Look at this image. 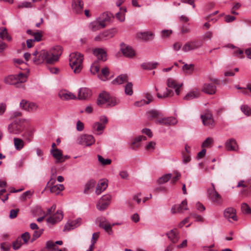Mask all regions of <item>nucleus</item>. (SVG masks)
<instances>
[{"mask_svg": "<svg viewBox=\"0 0 251 251\" xmlns=\"http://www.w3.org/2000/svg\"><path fill=\"white\" fill-rule=\"evenodd\" d=\"M218 80H214L211 83H204L201 89L202 92L209 95L215 94L216 91L215 84H218Z\"/></svg>", "mask_w": 251, "mask_h": 251, "instance_id": "7", "label": "nucleus"}, {"mask_svg": "<svg viewBox=\"0 0 251 251\" xmlns=\"http://www.w3.org/2000/svg\"><path fill=\"white\" fill-rule=\"evenodd\" d=\"M33 36V39H32L33 42H39L41 41L43 36L42 32L41 31L35 32Z\"/></svg>", "mask_w": 251, "mask_h": 251, "instance_id": "54", "label": "nucleus"}, {"mask_svg": "<svg viewBox=\"0 0 251 251\" xmlns=\"http://www.w3.org/2000/svg\"><path fill=\"white\" fill-rule=\"evenodd\" d=\"M22 239L20 238H18L15 241L12 243V247L14 250H18L22 245Z\"/></svg>", "mask_w": 251, "mask_h": 251, "instance_id": "50", "label": "nucleus"}, {"mask_svg": "<svg viewBox=\"0 0 251 251\" xmlns=\"http://www.w3.org/2000/svg\"><path fill=\"white\" fill-rule=\"evenodd\" d=\"M93 54L97 57V61L98 63L99 61L104 62L107 60V54L106 51L102 49L97 48L93 50Z\"/></svg>", "mask_w": 251, "mask_h": 251, "instance_id": "11", "label": "nucleus"}, {"mask_svg": "<svg viewBox=\"0 0 251 251\" xmlns=\"http://www.w3.org/2000/svg\"><path fill=\"white\" fill-rule=\"evenodd\" d=\"M167 93L164 94L163 95H161L159 93H157V97L159 99L165 98L173 95V91L172 90L168 89L166 88Z\"/></svg>", "mask_w": 251, "mask_h": 251, "instance_id": "52", "label": "nucleus"}, {"mask_svg": "<svg viewBox=\"0 0 251 251\" xmlns=\"http://www.w3.org/2000/svg\"><path fill=\"white\" fill-rule=\"evenodd\" d=\"M100 232H95L92 235V237L91 239V244L90 246L94 248L95 244L96 243L99 237Z\"/></svg>", "mask_w": 251, "mask_h": 251, "instance_id": "56", "label": "nucleus"}, {"mask_svg": "<svg viewBox=\"0 0 251 251\" xmlns=\"http://www.w3.org/2000/svg\"><path fill=\"white\" fill-rule=\"evenodd\" d=\"M50 54V58H48L49 63L53 64L58 61L59 56L62 53V48L60 46H56L50 50L49 52Z\"/></svg>", "mask_w": 251, "mask_h": 251, "instance_id": "5", "label": "nucleus"}, {"mask_svg": "<svg viewBox=\"0 0 251 251\" xmlns=\"http://www.w3.org/2000/svg\"><path fill=\"white\" fill-rule=\"evenodd\" d=\"M212 187L207 190L208 198L214 202H217L219 199V194L216 191L213 183L211 184Z\"/></svg>", "mask_w": 251, "mask_h": 251, "instance_id": "14", "label": "nucleus"}, {"mask_svg": "<svg viewBox=\"0 0 251 251\" xmlns=\"http://www.w3.org/2000/svg\"><path fill=\"white\" fill-rule=\"evenodd\" d=\"M167 85L169 88L175 89V92L177 95L180 94V88L182 87V84L177 83L176 81L172 78H168L166 81Z\"/></svg>", "mask_w": 251, "mask_h": 251, "instance_id": "13", "label": "nucleus"}, {"mask_svg": "<svg viewBox=\"0 0 251 251\" xmlns=\"http://www.w3.org/2000/svg\"><path fill=\"white\" fill-rule=\"evenodd\" d=\"M99 226L107 232L108 234L111 235L113 233L112 226L106 220H101L100 222Z\"/></svg>", "mask_w": 251, "mask_h": 251, "instance_id": "25", "label": "nucleus"}, {"mask_svg": "<svg viewBox=\"0 0 251 251\" xmlns=\"http://www.w3.org/2000/svg\"><path fill=\"white\" fill-rule=\"evenodd\" d=\"M91 96V91L87 88H81L78 93L79 100H85Z\"/></svg>", "mask_w": 251, "mask_h": 251, "instance_id": "22", "label": "nucleus"}, {"mask_svg": "<svg viewBox=\"0 0 251 251\" xmlns=\"http://www.w3.org/2000/svg\"><path fill=\"white\" fill-rule=\"evenodd\" d=\"M119 100L111 96L109 93L103 92L100 94L97 100V104L99 106L106 103L108 106H114L118 104Z\"/></svg>", "mask_w": 251, "mask_h": 251, "instance_id": "2", "label": "nucleus"}, {"mask_svg": "<svg viewBox=\"0 0 251 251\" xmlns=\"http://www.w3.org/2000/svg\"><path fill=\"white\" fill-rule=\"evenodd\" d=\"M224 216L225 218L228 220L229 222H231V220L237 221L238 220L236 214V210L233 207H228L226 208L224 212Z\"/></svg>", "mask_w": 251, "mask_h": 251, "instance_id": "9", "label": "nucleus"}, {"mask_svg": "<svg viewBox=\"0 0 251 251\" xmlns=\"http://www.w3.org/2000/svg\"><path fill=\"white\" fill-rule=\"evenodd\" d=\"M241 208L242 212L244 214H248L251 213V209L246 203H243L241 204Z\"/></svg>", "mask_w": 251, "mask_h": 251, "instance_id": "49", "label": "nucleus"}, {"mask_svg": "<svg viewBox=\"0 0 251 251\" xmlns=\"http://www.w3.org/2000/svg\"><path fill=\"white\" fill-rule=\"evenodd\" d=\"M186 210H187V201L186 200H184L181 202V204L174 205L172 208L171 211L173 214H175L176 213H182Z\"/></svg>", "mask_w": 251, "mask_h": 251, "instance_id": "18", "label": "nucleus"}, {"mask_svg": "<svg viewBox=\"0 0 251 251\" xmlns=\"http://www.w3.org/2000/svg\"><path fill=\"white\" fill-rule=\"evenodd\" d=\"M231 49V53L235 56H237L240 58L243 57V51L238 47H236L232 45L228 44L226 46Z\"/></svg>", "mask_w": 251, "mask_h": 251, "instance_id": "29", "label": "nucleus"}, {"mask_svg": "<svg viewBox=\"0 0 251 251\" xmlns=\"http://www.w3.org/2000/svg\"><path fill=\"white\" fill-rule=\"evenodd\" d=\"M106 26V25L103 22H100V21H96L91 23L89 25V28L93 31H96L103 28Z\"/></svg>", "mask_w": 251, "mask_h": 251, "instance_id": "24", "label": "nucleus"}, {"mask_svg": "<svg viewBox=\"0 0 251 251\" xmlns=\"http://www.w3.org/2000/svg\"><path fill=\"white\" fill-rule=\"evenodd\" d=\"M235 20V17L230 15H226L224 16V20L226 23L233 22Z\"/></svg>", "mask_w": 251, "mask_h": 251, "instance_id": "63", "label": "nucleus"}, {"mask_svg": "<svg viewBox=\"0 0 251 251\" xmlns=\"http://www.w3.org/2000/svg\"><path fill=\"white\" fill-rule=\"evenodd\" d=\"M241 110L246 115L251 116V109L248 105H242Z\"/></svg>", "mask_w": 251, "mask_h": 251, "instance_id": "55", "label": "nucleus"}, {"mask_svg": "<svg viewBox=\"0 0 251 251\" xmlns=\"http://www.w3.org/2000/svg\"><path fill=\"white\" fill-rule=\"evenodd\" d=\"M155 123L165 126L175 125L177 123V120L173 117L163 118L156 120Z\"/></svg>", "mask_w": 251, "mask_h": 251, "instance_id": "12", "label": "nucleus"}, {"mask_svg": "<svg viewBox=\"0 0 251 251\" xmlns=\"http://www.w3.org/2000/svg\"><path fill=\"white\" fill-rule=\"evenodd\" d=\"M14 146L17 150H21L24 146V141L18 138H14Z\"/></svg>", "mask_w": 251, "mask_h": 251, "instance_id": "39", "label": "nucleus"}, {"mask_svg": "<svg viewBox=\"0 0 251 251\" xmlns=\"http://www.w3.org/2000/svg\"><path fill=\"white\" fill-rule=\"evenodd\" d=\"M125 93L129 96H131L133 94L132 84L131 82H128L125 86Z\"/></svg>", "mask_w": 251, "mask_h": 251, "instance_id": "48", "label": "nucleus"}, {"mask_svg": "<svg viewBox=\"0 0 251 251\" xmlns=\"http://www.w3.org/2000/svg\"><path fill=\"white\" fill-rule=\"evenodd\" d=\"M32 194H33V193L31 191H27L24 192L20 198L22 201H25L27 198H30L31 197V196L32 195Z\"/></svg>", "mask_w": 251, "mask_h": 251, "instance_id": "58", "label": "nucleus"}, {"mask_svg": "<svg viewBox=\"0 0 251 251\" xmlns=\"http://www.w3.org/2000/svg\"><path fill=\"white\" fill-rule=\"evenodd\" d=\"M172 174H167L159 177L157 182L159 184H162L168 181L172 177Z\"/></svg>", "mask_w": 251, "mask_h": 251, "instance_id": "43", "label": "nucleus"}, {"mask_svg": "<svg viewBox=\"0 0 251 251\" xmlns=\"http://www.w3.org/2000/svg\"><path fill=\"white\" fill-rule=\"evenodd\" d=\"M200 93L198 91H192L188 93L184 97L185 100H191L199 97Z\"/></svg>", "mask_w": 251, "mask_h": 251, "instance_id": "41", "label": "nucleus"}, {"mask_svg": "<svg viewBox=\"0 0 251 251\" xmlns=\"http://www.w3.org/2000/svg\"><path fill=\"white\" fill-rule=\"evenodd\" d=\"M146 139V137L144 136H139L137 137L134 139L132 142L131 145V149L132 150H136L140 146V142L142 140Z\"/></svg>", "mask_w": 251, "mask_h": 251, "instance_id": "32", "label": "nucleus"}, {"mask_svg": "<svg viewBox=\"0 0 251 251\" xmlns=\"http://www.w3.org/2000/svg\"><path fill=\"white\" fill-rule=\"evenodd\" d=\"M11 248V246L7 243H3L0 245V249L2 251H9Z\"/></svg>", "mask_w": 251, "mask_h": 251, "instance_id": "62", "label": "nucleus"}, {"mask_svg": "<svg viewBox=\"0 0 251 251\" xmlns=\"http://www.w3.org/2000/svg\"><path fill=\"white\" fill-rule=\"evenodd\" d=\"M203 45L202 41L194 40L187 42L182 47V50L184 52H188L192 50H197L201 48Z\"/></svg>", "mask_w": 251, "mask_h": 251, "instance_id": "6", "label": "nucleus"}, {"mask_svg": "<svg viewBox=\"0 0 251 251\" xmlns=\"http://www.w3.org/2000/svg\"><path fill=\"white\" fill-rule=\"evenodd\" d=\"M116 32V29L111 28L101 32V36L104 40H106L113 37Z\"/></svg>", "mask_w": 251, "mask_h": 251, "instance_id": "28", "label": "nucleus"}, {"mask_svg": "<svg viewBox=\"0 0 251 251\" xmlns=\"http://www.w3.org/2000/svg\"><path fill=\"white\" fill-rule=\"evenodd\" d=\"M96 185V181L93 179L90 180L85 185L84 190L85 193H87V191L94 187Z\"/></svg>", "mask_w": 251, "mask_h": 251, "instance_id": "45", "label": "nucleus"}, {"mask_svg": "<svg viewBox=\"0 0 251 251\" xmlns=\"http://www.w3.org/2000/svg\"><path fill=\"white\" fill-rule=\"evenodd\" d=\"M72 7L75 12L77 14L81 13L83 11V2L82 0H73Z\"/></svg>", "mask_w": 251, "mask_h": 251, "instance_id": "21", "label": "nucleus"}, {"mask_svg": "<svg viewBox=\"0 0 251 251\" xmlns=\"http://www.w3.org/2000/svg\"><path fill=\"white\" fill-rule=\"evenodd\" d=\"M18 82L23 83L26 81V75L23 73H20L16 75Z\"/></svg>", "mask_w": 251, "mask_h": 251, "instance_id": "57", "label": "nucleus"}, {"mask_svg": "<svg viewBox=\"0 0 251 251\" xmlns=\"http://www.w3.org/2000/svg\"><path fill=\"white\" fill-rule=\"evenodd\" d=\"M121 50L123 55L127 57L131 58L135 56L134 50L130 46L124 43L121 44Z\"/></svg>", "mask_w": 251, "mask_h": 251, "instance_id": "10", "label": "nucleus"}, {"mask_svg": "<svg viewBox=\"0 0 251 251\" xmlns=\"http://www.w3.org/2000/svg\"><path fill=\"white\" fill-rule=\"evenodd\" d=\"M112 18H114L113 15L111 13H108L107 12L103 13L100 18V22H103L105 23V22H109Z\"/></svg>", "mask_w": 251, "mask_h": 251, "instance_id": "40", "label": "nucleus"}, {"mask_svg": "<svg viewBox=\"0 0 251 251\" xmlns=\"http://www.w3.org/2000/svg\"><path fill=\"white\" fill-rule=\"evenodd\" d=\"M50 152L53 157L55 158L56 163H60L65 161V159L62 160L63 155L61 150L57 148L55 149H51Z\"/></svg>", "mask_w": 251, "mask_h": 251, "instance_id": "23", "label": "nucleus"}, {"mask_svg": "<svg viewBox=\"0 0 251 251\" xmlns=\"http://www.w3.org/2000/svg\"><path fill=\"white\" fill-rule=\"evenodd\" d=\"M149 118L150 120H152L159 116V112L155 110H152L148 112Z\"/></svg>", "mask_w": 251, "mask_h": 251, "instance_id": "59", "label": "nucleus"}, {"mask_svg": "<svg viewBox=\"0 0 251 251\" xmlns=\"http://www.w3.org/2000/svg\"><path fill=\"white\" fill-rule=\"evenodd\" d=\"M201 117L204 126H210L213 125L214 120L211 114L209 112H206L204 114L201 115Z\"/></svg>", "mask_w": 251, "mask_h": 251, "instance_id": "20", "label": "nucleus"}, {"mask_svg": "<svg viewBox=\"0 0 251 251\" xmlns=\"http://www.w3.org/2000/svg\"><path fill=\"white\" fill-rule=\"evenodd\" d=\"M92 127L94 133L97 135H100L102 134L105 127V126L100 124V122H95L93 124Z\"/></svg>", "mask_w": 251, "mask_h": 251, "instance_id": "27", "label": "nucleus"}, {"mask_svg": "<svg viewBox=\"0 0 251 251\" xmlns=\"http://www.w3.org/2000/svg\"><path fill=\"white\" fill-rule=\"evenodd\" d=\"M109 205V204L105 201L99 200L97 204V208L100 211H103L106 209Z\"/></svg>", "mask_w": 251, "mask_h": 251, "instance_id": "46", "label": "nucleus"}, {"mask_svg": "<svg viewBox=\"0 0 251 251\" xmlns=\"http://www.w3.org/2000/svg\"><path fill=\"white\" fill-rule=\"evenodd\" d=\"M32 62L35 65L41 64L44 62L47 64H50L48 62V58H50L49 52L46 50H41L39 51L36 50L32 53Z\"/></svg>", "mask_w": 251, "mask_h": 251, "instance_id": "3", "label": "nucleus"}, {"mask_svg": "<svg viewBox=\"0 0 251 251\" xmlns=\"http://www.w3.org/2000/svg\"><path fill=\"white\" fill-rule=\"evenodd\" d=\"M166 235L173 243H176L178 241V233L176 229L171 230L166 233Z\"/></svg>", "mask_w": 251, "mask_h": 251, "instance_id": "26", "label": "nucleus"}, {"mask_svg": "<svg viewBox=\"0 0 251 251\" xmlns=\"http://www.w3.org/2000/svg\"><path fill=\"white\" fill-rule=\"evenodd\" d=\"M77 141L79 144L86 146H90L95 142L93 136L88 134L81 135L78 138Z\"/></svg>", "mask_w": 251, "mask_h": 251, "instance_id": "8", "label": "nucleus"}, {"mask_svg": "<svg viewBox=\"0 0 251 251\" xmlns=\"http://www.w3.org/2000/svg\"><path fill=\"white\" fill-rule=\"evenodd\" d=\"M21 107L24 109L28 111H33L36 110L37 106L32 102H29L23 100L20 102Z\"/></svg>", "mask_w": 251, "mask_h": 251, "instance_id": "19", "label": "nucleus"}, {"mask_svg": "<svg viewBox=\"0 0 251 251\" xmlns=\"http://www.w3.org/2000/svg\"><path fill=\"white\" fill-rule=\"evenodd\" d=\"M145 97L147 99V100H141L140 101H136L135 102V105L137 106H141L145 104H149L153 100V97L150 93H146Z\"/></svg>", "mask_w": 251, "mask_h": 251, "instance_id": "31", "label": "nucleus"}, {"mask_svg": "<svg viewBox=\"0 0 251 251\" xmlns=\"http://www.w3.org/2000/svg\"><path fill=\"white\" fill-rule=\"evenodd\" d=\"M81 222V219L79 218L76 219L71 221L69 223H67L64 228V231H69L70 230L73 229L79 226L80 225Z\"/></svg>", "mask_w": 251, "mask_h": 251, "instance_id": "17", "label": "nucleus"}, {"mask_svg": "<svg viewBox=\"0 0 251 251\" xmlns=\"http://www.w3.org/2000/svg\"><path fill=\"white\" fill-rule=\"evenodd\" d=\"M225 146L228 151H237L239 150V146L236 140L233 138L227 140L225 143Z\"/></svg>", "mask_w": 251, "mask_h": 251, "instance_id": "16", "label": "nucleus"}, {"mask_svg": "<svg viewBox=\"0 0 251 251\" xmlns=\"http://www.w3.org/2000/svg\"><path fill=\"white\" fill-rule=\"evenodd\" d=\"M107 187V184L104 180H100L98 183L96 193L97 195H100L103 191H104Z\"/></svg>", "mask_w": 251, "mask_h": 251, "instance_id": "30", "label": "nucleus"}, {"mask_svg": "<svg viewBox=\"0 0 251 251\" xmlns=\"http://www.w3.org/2000/svg\"><path fill=\"white\" fill-rule=\"evenodd\" d=\"M138 37L145 41L151 40L153 38V34L150 31L140 32L138 33Z\"/></svg>", "mask_w": 251, "mask_h": 251, "instance_id": "33", "label": "nucleus"}, {"mask_svg": "<svg viewBox=\"0 0 251 251\" xmlns=\"http://www.w3.org/2000/svg\"><path fill=\"white\" fill-rule=\"evenodd\" d=\"M109 71L107 67L103 68L101 70V74H99L98 77L102 81H105L107 79V76L109 75Z\"/></svg>", "mask_w": 251, "mask_h": 251, "instance_id": "37", "label": "nucleus"}, {"mask_svg": "<svg viewBox=\"0 0 251 251\" xmlns=\"http://www.w3.org/2000/svg\"><path fill=\"white\" fill-rule=\"evenodd\" d=\"M128 77L126 75H121L117 77L112 81L113 84H121L124 82H127Z\"/></svg>", "mask_w": 251, "mask_h": 251, "instance_id": "34", "label": "nucleus"}, {"mask_svg": "<svg viewBox=\"0 0 251 251\" xmlns=\"http://www.w3.org/2000/svg\"><path fill=\"white\" fill-rule=\"evenodd\" d=\"M0 38L2 39H6L8 41L11 40V37L8 35L6 28H0Z\"/></svg>", "mask_w": 251, "mask_h": 251, "instance_id": "38", "label": "nucleus"}, {"mask_svg": "<svg viewBox=\"0 0 251 251\" xmlns=\"http://www.w3.org/2000/svg\"><path fill=\"white\" fill-rule=\"evenodd\" d=\"M30 237V235L29 232H25L23 233L21 236V239L23 240L25 244H27Z\"/></svg>", "mask_w": 251, "mask_h": 251, "instance_id": "60", "label": "nucleus"}, {"mask_svg": "<svg viewBox=\"0 0 251 251\" xmlns=\"http://www.w3.org/2000/svg\"><path fill=\"white\" fill-rule=\"evenodd\" d=\"M24 128V120L16 119L8 125V130L11 134H18L21 133Z\"/></svg>", "mask_w": 251, "mask_h": 251, "instance_id": "4", "label": "nucleus"}, {"mask_svg": "<svg viewBox=\"0 0 251 251\" xmlns=\"http://www.w3.org/2000/svg\"><path fill=\"white\" fill-rule=\"evenodd\" d=\"M83 60V55L77 52H73L70 54L69 64L71 68L75 74L80 72L82 68Z\"/></svg>", "mask_w": 251, "mask_h": 251, "instance_id": "1", "label": "nucleus"}, {"mask_svg": "<svg viewBox=\"0 0 251 251\" xmlns=\"http://www.w3.org/2000/svg\"><path fill=\"white\" fill-rule=\"evenodd\" d=\"M5 83L10 85H14L18 83L16 75H10L4 79Z\"/></svg>", "mask_w": 251, "mask_h": 251, "instance_id": "36", "label": "nucleus"}, {"mask_svg": "<svg viewBox=\"0 0 251 251\" xmlns=\"http://www.w3.org/2000/svg\"><path fill=\"white\" fill-rule=\"evenodd\" d=\"M41 251H56V246L52 241H48L46 242V247Z\"/></svg>", "mask_w": 251, "mask_h": 251, "instance_id": "35", "label": "nucleus"}, {"mask_svg": "<svg viewBox=\"0 0 251 251\" xmlns=\"http://www.w3.org/2000/svg\"><path fill=\"white\" fill-rule=\"evenodd\" d=\"M213 139L211 137L207 138L202 143L201 148L204 149L205 148H210L213 143Z\"/></svg>", "mask_w": 251, "mask_h": 251, "instance_id": "47", "label": "nucleus"}, {"mask_svg": "<svg viewBox=\"0 0 251 251\" xmlns=\"http://www.w3.org/2000/svg\"><path fill=\"white\" fill-rule=\"evenodd\" d=\"M158 65L157 62H147L142 64L141 67L144 70H151L156 67Z\"/></svg>", "mask_w": 251, "mask_h": 251, "instance_id": "42", "label": "nucleus"}, {"mask_svg": "<svg viewBox=\"0 0 251 251\" xmlns=\"http://www.w3.org/2000/svg\"><path fill=\"white\" fill-rule=\"evenodd\" d=\"M90 71L92 74H96L99 72L100 71V67L98 64L97 61H95L94 63L92 65Z\"/></svg>", "mask_w": 251, "mask_h": 251, "instance_id": "51", "label": "nucleus"}, {"mask_svg": "<svg viewBox=\"0 0 251 251\" xmlns=\"http://www.w3.org/2000/svg\"><path fill=\"white\" fill-rule=\"evenodd\" d=\"M19 211V210L18 209L11 210L10 211L9 218L10 219L15 218L17 216Z\"/></svg>", "mask_w": 251, "mask_h": 251, "instance_id": "64", "label": "nucleus"}, {"mask_svg": "<svg viewBox=\"0 0 251 251\" xmlns=\"http://www.w3.org/2000/svg\"><path fill=\"white\" fill-rule=\"evenodd\" d=\"M98 160L102 165H109L111 163V160L110 159H104L101 155H98Z\"/></svg>", "mask_w": 251, "mask_h": 251, "instance_id": "53", "label": "nucleus"}, {"mask_svg": "<svg viewBox=\"0 0 251 251\" xmlns=\"http://www.w3.org/2000/svg\"><path fill=\"white\" fill-rule=\"evenodd\" d=\"M63 212L61 210H57L55 214L48 218L47 221L49 223L54 224L60 221L63 219Z\"/></svg>", "mask_w": 251, "mask_h": 251, "instance_id": "15", "label": "nucleus"}, {"mask_svg": "<svg viewBox=\"0 0 251 251\" xmlns=\"http://www.w3.org/2000/svg\"><path fill=\"white\" fill-rule=\"evenodd\" d=\"M60 97L63 100H72L75 98V96L72 93L62 92L59 94Z\"/></svg>", "mask_w": 251, "mask_h": 251, "instance_id": "44", "label": "nucleus"}, {"mask_svg": "<svg viewBox=\"0 0 251 251\" xmlns=\"http://www.w3.org/2000/svg\"><path fill=\"white\" fill-rule=\"evenodd\" d=\"M111 199V196L108 194H107L103 195L100 200L101 201H105V202L110 204Z\"/></svg>", "mask_w": 251, "mask_h": 251, "instance_id": "61", "label": "nucleus"}]
</instances>
